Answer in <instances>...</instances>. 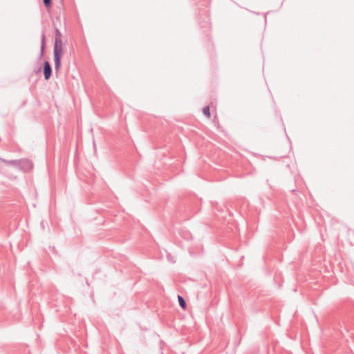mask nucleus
Segmentation results:
<instances>
[{
	"label": "nucleus",
	"mask_w": 354,
	"mask_h": 354,
	"mask_svg": "<svg viewBox=\"0 0 354 354\" xmlns=\"http://www.w3.org/2000/svg\"><path fill=\"white\" fill-rule=\"evenodd\" d=\"M63 54L64 49L62 46V41L60 38H56L53 49V55L55 61V68L57 71H59L61 68V59Z\"/></svg>",
	"instance_id": "f257e3e1"
},
{
	"label": "nucleus",
	"mask_w": 354,
	"mask_h": 354,
	"mask_svg": "<svg viewBox=\"0 0 354 354\" xmlns=\"http://www.w3.org/2000/svg\"><path fill=\"white\" fill-rule=\"evenodd\" d=\"M18 161L19 164L17 167L24 172L30 171L33 167V163L29 159L21 158L18 160Z\"/></svg>",
	"instance_id": "f03ea898"
},
{
	"label": "nucleus",
	"mask_w": 354,
	"mask_h": 354,
	"mask_svg": "<svg viewBox=\"0 0 354 354\" xmlns=\"http://www.w3.org/2000/svg\"><path fill=\"white\" fill-rule=\"evenodd\" d=\"M0 162L6 165V166L18 167V160H7L3 158H0Z\"/></svg>",
	"instance_id": "7ed1b4c3"
},
{
	"label": "nucleus",
	"mask_w": 354,
	"mask_h": 354,
	"mask_svg": "<svg viewBox=\"0 0 354 354\" xmlns=\"http://www.w3.org/2000/svg\"><path fill=\"white\" fill-rule=\"evenodd\" d=\"M44 75L46 80H48L51 75V68L48 62L44 63Z\"/></svg>",
	"instance_id": "20e7f679"
},
{
	"label": "nucleus",
	"mask_w": 354,
	"mask_h": 354,
	"mask_svg": "<svg viewBox=\"0 0 354 354\" xmlns=\"http://www.w3.org/2000/svg\"><path fill=\"white\" fill-rule=\"evenodd\" d=\"M178 300L180 306L185 310L187 307V304L185 299L182 296L178 295Z\"/></svg>",
	"instance_id": "39448f33"
},
{
	"label": "nucleus",
	"mask_w": 354,
	"mask_h": 354,
	"mask_svg": "<svg viewBox=\"0 0 354 354\" xmlns=\"http://www.w3.org/2000/svg\"><path fill=\"white\" fill-rule=\"evenodd\" d=\"M203 113L205 115V116L207 118L210 117V111L209 106H205L203 109Z\"/></svg>",
	"instance_id": "423d86ee"
},
{
	"label": "nucleus",
	"mask_w": 354,
	"mask_h": 354,
	"mask_svg": "<svg viewBox=\"0 0 354 354\" xmlns=\"http://www.w3.org/2000/svg\"><path fill=\"white\" fill-rule=\"evenodd\" d=\"M44 3L46 8H49L51 6V0H43Z\"/></svg>",
	"instance_id": "0eeeda50"
},
{
	"label": "nucleus",
	"mask_w": 354,
	"mask_h": 354,
	"mask_svg": "<svg viewBox=\"0 0 354 354\" xmlns=\"http://www.w3.org/2000/svg\"><path fill=\"white\" fill-rule=\"evenodd\" d=\"M93 147H94V148L95 149V140H94V139L93 140Z\"/></svg>",
	"instance_id": "6e6552de"
}]
</instances>
